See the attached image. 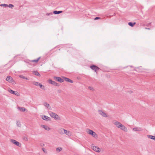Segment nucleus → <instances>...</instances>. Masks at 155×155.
<instances>
[{
  "mask_svg": "<svg viewBox=\"0 0 155 155\" xmlns=\"http://www.w3.org/2000/svg\"><path fill=\"white\" fill-rule=\"evenodd\" d=\"M49 114L50 116L53 118H54L56 120H60L61 118L58 115L55 113H53L51 111L49 112Z\"/></svg>",
  "mask_w": 155,
  "mask_h": 155,
  "instance_id": "nucleus-1",
  "label": "nucleus"
},
{
  "mask_svg": "<svg viewBox=\"0 0 155 155\" xmlns=\"http://www.w3.org/2000/svg\"><path fill=\"white\" fill-rule=\"evenodd\" d=\"M86 132L88 134L91 135L93 137L96 138L97 137V135L96 133L90 129H87Z\"/></svg>",
  "mask_w": 155,
  "mask_h": 155,
  "instance_id": "nucleus-2",
  "label": "nucleus"
},
{
  "mask_svg": "<svg viewBox=\"0 0 155 155\" xmlns=\"http://www.w3.org/2000/svg\"><path fill=\"white\" fill-rule=\"evenodd\" d=\"M91 147H92V149L94 151L97 153H99L100 152L101 149L98 147L94 146L93 145V144H92L91 145Z\"/></svg>",
  "mask_w": 155,
  "mask_h": 155,
  "instance_id": "nucleus-3",
  "label": "nucleus"
},
{
  "mask_svg": "<svg viewBox=\"0 0 155 155\" xmlns=\"http://www.w3.org/2000/svg\"><path fill=\"white\" fill-rule=\"evenodd\" d=\"M117 128H120L121 130L124 131L125 132L127 131V128L124 126L122 125L121 123L119 126Z\"/></svg>",
  "mask_w": 155,
  "mask_h": 155,
  "instance_id": "nucleus-4",
  "label": "nucleus"
},
{
  "mask_svg": "<svg viewBox=\"0 0 155 155\" xmlns=\"http://www.w3.org/2000/svg\"><path fill=\"white\" fill-rule=\"evenodd\" d=\"M64 134H66L68 137H70L72 135V132L71 131L67 130L64 129Z\"/></svg>",
  "mask_w": 155,
  "mask_h": 155,
  "instance_id": "nucleus-5",
  "label": "nucleus"
},
{
  "mask_svg": "<svg viewBox=\"0 0 155 155\" xmlns=\"http://www.w3.org/2000/svg\"><path fill=\"white\" fill-rule=\"evenodd\" d=\"M49 83L55 86H59V84L56 83V82L53 81L51 80H49L48 81Z\"/></svg>",
  "mask_w": 155,
  "mask_h": 155,
  "instance_id": "nucleus-6",
  "label": "nucleus"
},
{
  "mask_svg": "<svg viewBox=\"0 0 155 155\" xmlns=\"http://www.w3.org/2000/svg\"><path fill=\"white\" fill-rule=\"evenodd\" d=\"M11 141L13 143L16 145L18 147H20L21 145V144L18 142L16 140L13 139H11Z\"/></svg>",
  "mask_w": 155,
  "mask_h": 155,
  "instance_id": "nucleus-7",
  "label": "nucleus"
},
{
  "mask_svg": "<svg viewBox=\"0 0 155 155\" xmlns=\"http://www.w3.org/2000/svg\"><path fill=\"white\" fill-rule=\"evenodd\" d=\"M98 112L99 114H100L103 117H107V114L104 112H103L102 110H99Z\"/></svg>",
  "mask_w": 155,
  "mask_h": 155,
  "instance_id": "nucleus-8",
  "label": "nucleus"
},
{
  "mask_svg": "<svg viewBox=\"0 0 155 155\" xmlns=\"http://www.w3.org/2000/svg\"><path fill=\"white\" fill-rule=\"evenodd\" d=\"M54 79L56 80L57 81L60 82L62 83L64 82V80L63 79H62L61 78L59 77H54Z\"/></svg>",
  "mask_w": 155,
  "mask_h": 155,
  "instance_id": "nucleus-9",
  "label": "nucleus"
},
{
  "mask_svg": "<svg viewBox=\"0 0 155 155\" xmlns=\"http://www.w3.org/2000/svg\"><path fill=\"white\" fill-rule=\"evenodd\" d=\"M90 68L92 70H94L95 71L97 72V71L99 69V68L95 65H92L90 67Z\"/></svg>",
  "mask_w": 155,
  "mask_h": 155,
  "instance_id": "nucleus-10",
  "label": "nucleus"
},
{
  "mask_svg": "<svg viewBox=\"0 0 155 155\" xmlns=\"http://www.w3.org/2000/svg\"><path fill=\"white\" fill-rule=\"evenodd\" d=\"M8 91L11 94H15L16 96H18L19 93L17 91H14L10 89L8 90Z\"/></svg>",
  "mask_w": 155,
  "mask_h": 155,
  "instance_id": "nucleus-11",
  "label": "nucleus"
},
{
  "mask_svg": "<svg viewBox=\"0 0 155 155\" xmlns=\"http://www.w3.org/2000/svg\"><path fill=\"white\" fill-rule=\"evenodd\" d=\"M64 129L63 128H59L58 130V133L61 135H64Z\"/></svg>",
  "mask_w": 155,
  "mask_h": 155,
  "instance_id": "nucleus-12",
  "label": "nucleus"
},
{
  "mask_svg": "<svg viewBox=\"0 0 155 155\" xmlns=\"http://www.w3.org/2000/svg\"><path fill=\"white\" fill-rule=\"evenodd\" d=\"M133 130L134 131H141L143 129L141 127H135L133 128Z\"/></svg>",
  "mask_w": 155,
  "mask_h": 155,
  "instance_id": "nucleus-13",
  "label": "nucleus"
},
{
  "mask_svg": "<svg viewBox=\"0 0 155 155\" xmlns=\"http://www.w3.org/2000/svg\"><path fill=\"white\" fill-rule=\"evenodd\" d=\"M113 123L117 127L119 126L120 124V123L116 120L113 121Z\"/></svg>",
  "mask_w": 155,
  "mask_h": 155,
  "instance_id": "nucleus-14",
  "label": "nucleus"
},
{
  "mask_svg": "<svg viewBox=\"0 0 155 155\" xmlns=\"http://www.w3.org/2000/svg\"><path fill=\"white\" fill-rule=\"evenodd\" d=\"M63 78H64V80L67 82L71 83H73V81L72 80L70 79L69 78L64 77H63Z\"/></svg>",
  "mask_w": 155,
  "mask_h": 155,
  "instance_id": "nucleus-15",
  "label": "nucleus"
},
{
  "mask_svg": "<svg viewBox=\"0 0 155 155\" xmlns=\"http://www.w3.org/2000/svg\"><path fill=\"white\" fill-rule=\"evenodd\" d=\"M12 79H13L11 77L8 76L7 77L6 80L9 82H11L12 81Z\"/></svg>",
  "mask_w": 155,
  "mask_h": 155,
  "instance_id": "nucleus-16",
  "label": "nucleus"
},
{
  "mask_svg": "<svg viewBox=\"0 0 155 155\" xmlns=\"http://www.w3.org/2000/svg\"><path fill=\"white\" fill-rule=\"evenodd\" d=\"M42 118L43 120H50V118L47 116L44 115L42 116Z\"/></svg>",
  "mask_w": 155,
  "mask_h": 155,
  "instance_id": "nucleus-17",
  "label": "nucleus"
},
{
  "mask_svg": "<svg viewBox=\"0 0 155 155\" xmlns=\"http://www.w3.org/2000/svg\"><path fill=\"white\" fill-rule=\"evenodd\" d=\"M41 127L47 130H50V128L48 126L41 125Z\"/></svg>",
  "mask_w": 155,
  "mask_h": 155,
  "instance_id": "nucleus-18",
  "label": "nucleus"
},
{
  "mask_svg": "<svg viewBox=\"0 0 155 155\" xmlns=\"http://www.w3.org/2000/svg\"><path fill=\"white\" fill-rule=\"evenodd\" d=\"M18 109L20 111L24 112L25 111L26 109L24 107H18Z\"/></svg>",
  "mask_w": 155,
  "mask_h": 155,
  "instance_id": "nucleus-19",
  "label": "nucleus"
},
{
  "mask_svg": "<svg viewBox=\"0 0 155 155\" xmlns=\"http://www.w3.org/2000/svg\"><path fill=\"white\" fill-rule=\"evenodd\" d=\"M62 12H63V11H55L53 12V13L54 14H59L62 13Z\"/></svg>",
  "mask_w": 155,
  "mask_h": 155,
  "instance_id": "nucleus-20",
  "label": "nucleus"
},
{
  "mask_svg": "<svg viewBox=\"0 0 155 155\" xmlns=\"http://www.w3.org/2000/svg\"><path fill=\"white\" fill-rule=\"evenodd\" d=\"M40 58V57H39L36 59L31 60L30 61L32 62H35V63H37L39 61V60Z\"/></svg>",
  "mask_w": 155,
  "mask_h": 155,
  "instance_id": "nucleus-21",
  "label": "nucleus"
},
{
  "mask_svg": "<svg viewBox=\"0 0 155 155\" xmlns=\"http://www.w3.org/2000/svg\"><path fill=\"white\" fill-rule=\"evenodd\" d=\"M35 74V75L38 76L39 77H40L41 75L37 71H35L33 72Z\"/></svg>",
  "mask_w": 155,
  "mask_h": 155,
  "instance_id": "nucleus-22",
  "label": "nucleus"
},
{
  "mask_svg": "<svg viewBox=\"0 0 155 155\" xmlns=\"http://www.w3.org/2000/svg\"><path fill=\"white\" fill-rule=\"evenodd\" d=\"M19 77L21 78H23L24 79H26V80H29V79L28 78H27V77H26L24 76H23V75H20L19 76Z\"/></svg>",
  "mask_w": 155,
  "mask_h": 155,
  "instance_id": "nucleus-23",
  "label": "nucleus"
},
{
  "mask_svg": "<svg viewBox=\"0 0 155 155\" xmlns=\"http://www.w3.org/2000/svg\"><path fill=\"white\" fill-rule=\"evenodd\" d=\"M62 150V148L61 147H58L56 149V151L58 152H59L61 151Z\"/></svg>",
  "mask_w": 155,
  "mask_h": 155,
  "instance_id": "nucleus-24",
  "label": "nucleus"
},
{
  "mask_svg": "<svg viewBox=\"0 0 155 155\" xmlns=\"http://www.w3.org/2000/svg\"><path fill=\"white\" fill-rule=\"evenodd\" d=\"M40 88L42 89H45V87L44 85H43L39 83V85Z\"/></svg>",
  "mask_w": 155,
  "mask_h": 155,
  "instance_id": "nucleus-25",
  "label": "nucleus"
},
{
  "mask_svg": "<svg viewBox=\"0 0 155 155\" xmlns=\"http://www.w3.org/2000/svg\"><path fill=\"white\" fill-rule=\"evenodd\" d=\"M135 24V22L132 23L131 22H130L128 23V25L131 27H133Z\"/></svg>",
  "mask_w": 155,
  "mask_h": 155,
  "instance_id": "nucleus-26",
  "label": "nucleus"
},
{
  "mask_svg": "<svg viewBox=\"0 0 155 155\" xmlns=\"http://www.w3.org/2000/svg\"><path fill=\"white\" fill-rule=\"evenodd\" d=\"M32 83L34 85H35L36 86H38L39 85V83H38L37 82H36V81H33L32 82Z\"/></svg>",
  "mask_w": 155,
  "mask_h": 155,
  "instance_id": "nucleus-27",
  "label": "nucleus"
},
{
  "mask_svg": "<svg viewBox=\"0 0 155 155\" xmlns=\"http://www.w3.org/2000/svg\"><path fill=\"white\" fill-rule=\"evenodd\" d=\"M147 136L148 138L152 140H153L154 137H155V136L152 135H147Z\"/></svg>",
  "mask_w": 155,
  "mask_h": 155,
  "instance_id": "nucleus-28",
  "label": "nucleus"
},
{
  "mask_svg": "<svg viewBox=\"0 0 155 155\" xmlns=\"http://www.w3.org/2000/svg\"><path fill=\"white\" fill-rule=\"evenodd\" d=\"M44 105L47 108H48V107L49 106V104H48L47 103H44Z\"/></svg>",
  "mask_w": 155,
  "mask_h": 155,
  "instance_id": "nucleus-29",
  "label": "nucleus"
},
{
  "mask_svg": "<svg viewBox=\"0 0 155 155\" xmlns=\"http://www.w3.org/2000/svg\"><path fill=\"white\" fill-rule=\"evenodd\" d=\"M16 124L17 126L18 127H20L21 126V124L18 121L16 122Z\"/></svg>",
  "mask_w": 155,
  "mask_h": 155,
  "instance_id": "nucleus-30",
  "label": "nucleus"
},
{
  "mask_svg": "<svg viewBox=\"0 0 155 155\" xmlns=\"http://www.w3.org/2000/svg\"><path fill=\"white\" fill-rule=\"evenodd\" d=\"M0 6H4V7H8V5L6 4H1L0 5Z\"/></svg>",
  "mask_w": 155,
  "mask_h": 155,
  "instance_id": "nucleus-31",
  "label": "nucleus"
},
{
  "mask_svg": "<svg viewBox=\"0 0 155 155\" xmlns=\"http://www.w3.org/2000/svg\"><path fill=\"white\" fill-rule=\"evenodd\" d=\"M42 150L44 153H47V151L44 148H42Z\"/></svg>",
  "mask_w": 155,
  "mask_h": 155,
  "instance_id": "nucleus-32",
  "label": "nucleus"
},
{
  "mask_svg": "<svg viewBox=\"0 0 155 155\" xmlns=\"http://www.w3.org/2000/svg\"><path fill=\"white\" fill-rule=\"evenodd\" d=\"M88 89L91 91H94V89L93 87L90 86L89 87Z\"/></svg>",
  "mask_w": 155,
  "mask_h": 155,
  "instance_id": "nucleus-33",
  "label": "nucleus"
},
{
  "mask_svg": "<svg viewBox=\"0 0 155 155\" xmlns=\"http://www.w3.org/2000/svg\"><path fill=\"white\" fill-rule=\"evenodd\" d=\"M8 6L10 8H12L14 7V5L12 4H10L8 5Z\"/></svg>",
  "mask_w": 155,
  "mask_h": 155,
  "instance_id": "nucleus-34",
  "label": "nucleus"
},
{
  "mask_svg": "<svg viewBox=\"0 0 155 155\" xmlns=\"http://www.w3.org/2000/svg\"><path fill=\"white\" fill-rule=\"evenodd\" d=\"M53 15V13H47L46 14V15L47 16H49L50 15Z\"/></svg>",
  "mask_w": 155,
  "mask_h": 155,
  "instance_id": "nucleus-35",
  "label": "nucleus"
},
{
  "mask_svg": "<svg viewBox=\"0 0 155 155\" xmlns=\"http://www.w3.org/2000/svg\"><path fill=\"white\" fill-rule=\"evenodd\" d=\"M100 18H100V17H96V18H94V20H97V19H100Z\"/></svg>",
  "mask_w": 155,
  "mask_h": 155,
  "instance_id": "nucleus-36",
  "label": "nucleus"
},
{
  "mask_svg": "<svg viewBox=\"0 0 155 155\" xmlns=\"http://www.w3.org/2000/svg\"><path fill=\"white\" fill-rule=\"evenodd\" d=\"M24 139L26 141L28 140V138L26 137H24Z\"/></svg>",
  "mask_w": 155,
  "mask_h": 155,
  "instance_id": "nucleus-37",
  "label": "nucleus"
},
{
  "mask_svg": "<svg viewBox=\"0 0 155 155\" xmlns=\"http://www.w3.org/2000/svg\"><path fill=\"white\" fill-rule=\"evenodd\" d=\"M128 92L130 94H131L133 93V91H130Z\"/></svg>",
  "mask_w": 155,
  "mask_h": 155,
  "instance_id": "nucleus-38",
  "label": "nucleus"
},
{
  "mask_svg": "<svg viewBox=\"0 0 155 155\" xmlns=\"http://www.w3.org/2000/svg\"><path fill=\"white\" fill-rule=\"evenodd\" d=\"M41 146H44L45 145L44 143H42V144H41Z\"/></svg>",
  "mask_w": 155,
  "mask_h": 155,
  "instance_id": "nucleus-39",
  "label": "nucleus"
},
{
  "mask_svg": "<svg viewBox=\"0 0 155 155\" xmlns=\"http://www.w3.org/2000/svg\"><path fill=\"white\" fill-rule=\"evenodd\" d=\"M145 28L146 29H149V30L150 29L149 28Z\"/></svg>",
  "mask_w": 155,
  "mask_h": 155,
  "instance_id": "nucleus-40",
  "label": "nucleus"
},
{
  "mask_svg": "<svg viewBox=\"0 0 155 155\" xmlns=\"http://www.w3.org/2000/svg\"><path fill=\"white\" fill-rule=\"evenodd\" d=\"M153 140H154L155 141V137H154V138Z\"/></svg>",
  "mask_w": 155,
  "mask_h": 155,
  "instance_id": "nucleus-41",
  "label": "nucleus"
}]
</instances>
